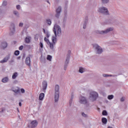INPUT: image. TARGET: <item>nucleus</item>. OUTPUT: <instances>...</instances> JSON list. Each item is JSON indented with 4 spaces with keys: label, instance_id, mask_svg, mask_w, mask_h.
<instances>
[{
    "label": "nucleus",
    "instance_id": "48",
    "mask_svg": "<svg viewBox=\"0 0 128 128\" xmlns=\"http://www.w3.org/2000/svg\"><path fill=\"white\" fill-rule=\"evenodd\" d=\"M44 40L45 42H46V41L48 40V39L46 38V37H45V38H44Z\"/></svg>",
    "mask_w": 128,
    "mask_h": 128
},
{
    "label": "nucleus",
    "instance_id": "23",
    "mask_svg": "<svg viewBox=\"0 0 128 128\" xmlns=\"http://www.w3.org/2000/svg\"><path fill=\"white\" fill-rule=\"evenodd\" d=\"M102 122L104 124H106L108 122V119L106 118H102Z\"/></svg>",
    "mask_w": 128,
    "mask_h": 128
},
{
    "label": "nucleus",
    "instance_id": "10",
    "mask_svg": "<svg viewBox=\"0 0 128 128\" xmlns=\"http://www.w3.org/2000/svg\"><path fill=\"white\" fill-rule=\"evenodd\" d=\"M79 102L81 104H88V100L86 97L82 96L79 98Z\"/></svg>",
    "mask_w": 128,
    "mask_h": 128
},
{
    "label": "nucleus",
    "instance_id": "30",
    "mask_svg": "<svg viewBox=\"0 0 128 128\" xmlns=\"http://www.w3.org/2000/svg\"><path fill=\"white\" fill-rule=\"evenodd\" d=\"M108 98L109 100H112V98H114V95H112V94L108 95Z\"/></svg>",
    "mask_w": 128,
    "mask_h": 128
},
{
    "label": "nucleus",
    "instance_id": "17",
    "mask_svg": "<svg viewBox=\"0 0 128 128\" xmlns=\"http://www.w3.org/2000/svg\"><path fill=\"white\" fill-rule=\"evenodd\" d=\"M1 48H2V50H6V48H8V42H3L2 43L0 46Z\"/></svg>",
    "mask_w": 128,
    "mask_h": 128
},
{
    "label": "nucleus",
    "instance_id": "3",
    "mask_svg": "<svg viewBox=\"0 0 128 128\" xmlns=\"http://www.w3.org/2000/svg\"><path fill=\"white\" fill-rule=\"evenodd\" d=\"M92 46L95 50L96 54H102L104 52L102 48L98 44H93Z\"/></svg>",
    "mask_w": 128,
    "mask_h": 128
},
{
    "label": "nucleus",
    "instance_id": "22",
    "mask_svg": "<svg viewBox=\"0 0 128 128\" xmlns=\"http://www.w3.org/2000/svg\"><path fill=\"white\" fill-rule=\"evenodd\" d=\"M25 42L26 44H30V37L27 36L25 38Z\"/></svg>",
    "mask_w": 128,
    "mask_h": 128
},
{
    "label": "nucleus",
    "instance_id": "8",
    "mask_svg": "<svg viewBox=\"0 0 128 128\" xmlns=\"http://www.w3.org/2000/svg\"><path fill=\"white\" fill-rule=\"evenodd\" d=\"M14 32H16V26L14 23H12L10 26V32L9 34L10 36H14Z\"/></svg>",
    "mask_w": 128,
    "mask_h": 128
},
{
    "label": "nucleus",
    "instance_id": "41",
    "mask_svg": "<svg viewBox=\"0 0 128 128\" xmlns=\"http://www.w3.org/2000/svg\"><path fill=\"white\" fill-rule=\"evenodd\" d=\"M46 42L47 44H48V46L50 45V44L52 43L50 42V40H48V39L46 41Z\"/></svg>",
    "mask_w": 128,
    "mask_h": 128
},
{
    "label": "nucleus",
    "instance_id": "47",
    "mask_svg": "<svg viewBox=\"0 0 128 128\" xmlns=\"http://www.w3.org/2000/svg\"><path fill=\"white\" fill-rule=\"evenodd\" d=\"M43 32L44 34H46V30H44V28H43Z\"/></svg>",
    "mask_w": 128,
    "mask_h": 128
},
{
    "label": "nucleus",
    "instance_id": "12",
    "mask_svg": "<svg viewBox=\"0 0 128 128\" xmlns=\"http://www.w3.org/2000/svg\"><path fill=\"white\" fill-rule=\"evenodd\" d=\"M30 58H32V55L29 54L28 56L26 57L25 60V64L28 66H30Z\"/></svg>",
    "mask_w": 128,
    "mask_h": 128
},
{
    "label": "nucleus",
    "instance_id": "26",
    "mask_svg": "<svg viewBox=\"0 0 128 128\" xmlns=\"http://www.w3.org/2000/svg\"><path fill=\"white\" fill-rule=\"evenodd\" d=\"M79 72H80V74H84V72L85 70L84 68H83L80 67L79 68V70H78Z\"/></svg>",
    "mask_w": 128,
    "mask_h": 128
},
{
    "label": "nucleus",
    "instance_id": "21",
    "mask_svg": "<svg viewBox=\"0 0 128 128\" xmlns=\"http://www.w3.org/2000/svg\"><path fill=\"white\" fill-rule=\"evenodd\" d=\"M44 98V93H40L39 95L40 100H42Z\"/></svg>",
    "mask_w": 128,
    "mask_h": 128
},
{
    "label": "nucleus",
    "instance_id": "6",
    "mask_svg": "<svg viewBox=\"0 0 128 128\" xmlns=\"http://www.w3.org/2000/svg\"><path fill=\"white\" fill-rule=\"evenodd\" d=\"M98 12L104 14V16H110V12L108 8L104 6H102L99 8L98 10Z\"/></svg>",
    "mask_w": 128,
    "mask_h": 128
},
{
    "label": "nucleus",
    "instance_id": "11",
    "mask_svg": "<svg viewBox=\"0 0 128 128\" xmlns=\"http://www.w3.org/2000/svg\"><path fill=\"white\" fill-rule=\"evenodd\" d=\"M38 121L36 120H34L30 122V125L28 126V128H36V126H38Z\"/></svg>",
    "mask_w": 128,
    "mask_h": 128
},
{
    "label": "nucleus",
    "instance_id": "4",
    "mask_svg": "<svg viewBox=\"0 0 128 128\" xmlns=\"http://www.w3.org/2000/svg\"><path fill=\"white\" fill-rule=\"evenodd\" d=\"M114 30V28L110 27L105 30H96V34H108V32H112Z\"/></svg>",
    "mask_w": 128,
    "mask_h": 128
},
{
    "label": "nucleus",
    "instance_id": "49",
    "mask_svg": "<svg viewBox=\"0 0 128 128\" xmlns=\"http://www.w3.org/2000/svg\"><path fill=\"white\" fill-rule=\"evenodd\" d=\"M19 106H22V102H19Z\"/></svg>",
    "mask_w": 128,
    "mask_h": 128
},
{
    "label": "nucleus",
    "instance_id": "18",
    "mask_svg": "<svg viewBox=\"0 0 128 128\" xmlns=\"http://www.w3.org/2000/svg\"><path fill=\"white\" fill-rule=\"evenodd\" d=\"M2 82H4V84H6V82H10V78H8V77H4L2 80Z\"/></svg>",
    "mask_w": 128,
    "mask_h": 128
},
{
    "label": "nucleus",
    "instance_id": "53",
    "mask_svg": "<svg viewBox=\"0 0 128 128\" xmlns=\"http://www.w3.org/2000/svg\"><path fill=\"white\" fill-rule=\"evenodd\" d=\"M47 2H48V4H50V2L48 1Z\"/></svg>",
    "mask_w": 128,
    "mask_h": 128
},
{
    "label": "nucleus",
    "instance_id": "7",
    "mask_svg": "<svg viewBox=\"0 0 128 128\" xmlns=\"http://www.w3.org/2000/svg\"><path fill=\"white\" fill-rule=\"evenodd\" d=\"M98 96V94L96 92H92L90 94V97L92 102H94V100H96Z\"/></svg>",
    "mask_w": 128,
    "mask_h": 128
},
{
    "label": "nucleus",
    "instance_id": "24",
    "mask_svg": "<svg viewBox=\"0 0 128 128\" xmlns=\"http://www.w3.org/2000/svg\"><path fill=\"white\" fill-rule=\"evenodd\" d=\"M14 14L16 16V18H20V13L18 12L16 10H14L13 12Z\"/></svg>",
    "mask_w": 128,
    "mask_h": 128
},
{
    "label": "nucleus",
    "instance_id": "51",
    "mask_svg": "<svg viewBox=\"0 0 128 128\" xmlns=\"http://www.w3.org/2000/svg\"><path fill=\"white\" fill-rule=\"evenodd\" d=\"M14 62V60H11V62Z\"/></svg>",
    "mask_w": 128,
    "mask_h": 128
},
{
    "label": "nucleus",
    "instance_id": "52",
    "mask_svg": "<svg viewBox=\"0 0 128 128\" xmlns=\"http://www.w3.org/2000/svg\"><path fill=\"white\" fill-rule=\"evenodd\" d=\"M17 110L18 112H20V110H18V108H17Z\"/></svg>",
    "mask_w": 128,
    "mask_h": 128
},
{
    "label": "nucleus",
    "instance_id": "34",
    "mask_svg": "<svg viewBox=\"0 0 128 128\" xmlns=\"http://www.w3.org/2000/svg\"><path fill=\"white\" fill-rule=\"evenodd\" d=\"M46 38H50V32L48 30H46Z\"/></svg>",
    "mask_w": 128,
    "mask_h": 128
},
{
    "label": "nucleus",
    "instance_id": "14",
    "mask_svg": "<svg viewBox=\"0 0 128 128\" xmlns=\"http://www.w3.org/2000/svg\"><path fill=\"white\" fill-rule=\"evenodd\" d=\"M116 22V20L112 18V19H109L105 21V24H114V22Z\"/></svg>",
    "mask_w": 128,
    "mask_h": 128
},
{
    "label": "nucleus",
    "instance_id": "31",
    "mask_svg": "<svg viewBox=\"0 0 128 128\" xmlns=\"http://www.w3.org/2000/svg\"><path fill=\"white\" fill-rule=\"evenodd\" d=\"M82 116L84 118H88V116L87 114H84V112H82Z\"/></svg>",
    "mask_w": 128,
    "mask_h": 128
},
{
    "label": "nucleus",
    "instance_id": "29",
    "mask_svg": "<svg viewBox=\"0 0 128 128\" xmlns=\"http://www.w3.org/2000/svg\"><path fill=\"white\" fill-rule=\"evenodd\" d=\"M52 57L50 55H48L47 56V60H49L50 62L52 61Z\"/></svg>",
    "mask_w": 128,
    "mask_h": 128
},
{
    "label": "nucleus",
    "instance_id": "40",
    "mask_svg": "<svg viewBox=\"0 0 128 128\" xmlns=\"http://www.w3.org/2000/svg\"><path fill=\"white\" fill-rule=\"evenodd\" d=\"M40 46L41 48H44V44H42V42H40Z\"/></svg>",
    "mask_w": 128,
    "mask_h": 128
},
{
    "label": "nucleus",
    "instance_id": "27",
    "mask_svg": "<svg viewBox=\"0 0 128 128\" xmlns=\"http://www.w3.org/2000/svg\"><path fill=\"white\" fill-rule=\"evenodd\" d=\"M74 99V94H71V98L70 100V104H72V100Z\"/></svg>",
    "mask_w": 128,
    "mask_h": 128
},
{
    "label": "nucleus",
    "instance_id": "39",
    "mask_svg": "<svg viewBox=\"0 0 128 128\" xmlns=\"http://www.w3.org/2000/svg\"><path fill=\"white\" fill-rule=\"evenodd\" d=\"M16 8H17V10H20V5L18 4L16 6Z\"/></svg>",
    "mask_w": 128,
    "mask_h": 128
},
{
    "label": "nucleus",
    "instance_id": "9",
    "mask_svg": "<svg viewBox=\"0 0 128 128\" xmlns=\"http://www.w3.org/2000/svg\"><path fill=\"white\" fill-rule=\"evenodd\" d=\"M60 12H62V6H59L56 10L55 17L57 18H60Z\"/></svg>",
    "mask_w": 128,
    "mask_h": 128
},
{
    "label": "nucleus",
    "instance_id": "16",
    "mask_svg": "<svg viewBox=\"0 0 128 128\" xmlns=\"http://www.w3.org/2000/svg\"><path fill=\"white\" fill-rule=\"evenodd\" d=\"M88 22V17H86L85 18L84 24H83V28L84 30H86V26Z\"/></svg>",
    "mask_w": 128,
    "mask_h": 128
},
{
    "label": "nucleus",
    "instance_id": "25",
    "mask_svg": "<svg viewBox=\"0 0 128 128\" xmlns=\"http://www.w3.org/2000/svg\"><path fill=\"white\" fill-rule=\"evenodd\" d=\"M18 76V72H14L12 76V80H16Z\"/></svg>",
    "mask_w": 128,
    "mask_h": 128
},
{
    "label": "nucleus",
    "instance_id": "1",
    "mask_svg": "<svg viewBox=\"0 0 128 128\" xmlns=\"http://www.w3.org/2000/svg\"><path fill=\"white\" fill-rule=\"evenodd\" d=\"M53 32L54 34V36H52V42L50 43L49 46L50 50H54V46H56V37L60 36L62 35V28L60 26L57 24H55L53 28Z\"/></svg>",
    "mask_w": 128,
    "mask_h": 128
},
{
    "label": "nucleus",
    "instance_id": "13",
    "mask_svg": "<svg viewBox=\"0 0 128 128\" xmlns=\"http://www.w3.org/2000/svg\"><path fill=\"white\" fill-rule=\"evenodd\" d=\"M46 88H48V82L44 80L42 82V90L44 92H46Z\"/></svg>",
    "mask_w": 128,
    "mask_h": 128
},
{
    "label": "nucleus",
    "instance_id": "42",
    "mask_svg": "<svg viewBox=\"0 0 128 128\" xmlns=\"http://www.w3.org/2000/svg\"><path fill=\"white\" fill-rule=\"evenodd\" d=\"M22 26H24V23H22V22L20 23L19 26L22 28Z\"/></svg>",
    "mask_w": 128,
    "mask_h": 128
},
{
    "label": "nucleus",
    "instance_id": "32",
    "mask_svg": "<svg viewBox=\"0 0 128 128\" xmlns=\"http://www.w3.org/2000/svg\"><path fill=\"white\" fill-rule=\"evenodd\" d=\"M102 116H108V112L106 110H104L102 112Z\"/></svg>",
    "mask_w": 128,
    "mask_h": 128
},
{
    "label": "nucleus",
    "instance_id": "28",
    "mask_svg": "<svg viewBox=\"0 0 128 128\" xmlns=\"http://www.w3.org/2000/svg\"><path fill=\"white\" fill-rule=\"evenodd\" d=\"M46 22L48 26H50L52 24V20H50V19H47L46 20Z\"/></svg>",
    "mask_w": 128,
    "mask_h": 128
},
{
    "label": "nucleus",
    "instance_id": "37",
    "mask_svg": "<svg viewBox=\"0 0 128 128\" xmlns=\"http://www.w3.org/2000/svg\"><path fill=\"white\" fill-rule=\"evenodd\" d=\"M2 110L0 111V113L4 112H6V108H2Z\"/></svg>",
    "mask_w": 128,
    "mask_h": 128
},
{
    "label": "nucleus",
    "instance_id": "19",
    "mask_svg": "<svg viewBox=\"0 0 128 128\" xmlns=\"http://www.w3.org/2000/svg\"><path fill=\"white\" fill-rule=\"evenodd\" d=\"M102 4H108L110 3V0H100Z\"/></svg>",
    "mask_w": 128,
    "mask_h": 128
},
{
    "label": "nucleus",
    "instance_id": "20",
    "mask_svg": "<svg viewBox=\"0 0 128 128\" xmlns=\"http://www.w3.org/2000/svg\"><path fill=\"white\" fill-rule=\"evenodd\" d=\"M12 90L14 92H15V94H20V90L18 88H13L12 89Z\"/></svg>",
    "mask_w": 128,
    "mask_h": 128
},
{
    "label": "nucleus",
    "instance_id": "54",
    "mask_svg": "<svg viewBox=\"0 0 128 128\" xmlns=\"http://www.w3.org/2000/svg\"><path fill=\"white\" fill-rule=\"evenodd\" d=\"M14 82H18V80H15Z\"/></svg>",
    "mask_w": 128,
    "mask_h": 128
},
{
    "label": "nucleus",
    "instance_id": "15",
    "mask_svg": "<svg viewBox=\"0 0 128 128\" xmlns=\"http://www.w3.org/2000/svg\"><path fill=\"white\" fill-rule=\"evenodd\" d=\"M10 58V55L6 56L2 60L0 61V64H4V62H8V61Z\"/></svg>",
    "mask_w": 128,
    "mask_h": 128
},
{
    "label": "nucleus",
    "instance_id": "2",
    "mask_svg": "<svg viewBox=\"0 0 128 128\" xmlns=\"http://www.w3.org/2000/svg\"><path fill=\"white\" fill-rule=\"evenodd\" d=\"M54 102H58L60 98V86L56 84L54 87Z\"/></svg>",
    "mask_w": 128,
    "mask_h": 128
},
{
    "label": "nucleus",
    "instance_id": "44",
    "mask_svg": "<svg viewBox=\"0 0 128 128\" xmlns=\"http://www.w3.org/2000/svg\"><path fill=\"white\" fill-rule=\"evenodd\" d=\"M120 102H124V97H122L120 98Z\"/></svg>",
    "mask_w": 128,
    "mask_h": 128
},
{
    "label": "nucleus",
    "instance_id": "36",
    "mask_svg": "<svg viewBox=\"0 0 128 128\" xmlns=\"http://www.w3.org/2000/svg\"><path fill=\"white\" fill-rule=\"evenodd\" d=\"M102 76H104V78H108L110 77V74H102Z\"/></svg>",
    "mask_w": 128,
    "mask_h": 128
},
{
    "label": "nucleus",
    "instance_id": "45",
    "mask_svg": "<svg viewBox=\"0 0 128 128\" xmlns=\"http://www.w3.org/2000/svg\"><path fill=\"white\" fill-rule=\"evenodd\" d=\"M110 76H112L113 78H114V76H118L117 75L110 74Z\"/></svg>",
    "mask_w": 128,
    "mask_h": 128
},
{
    "label": "nucleus",
    "instance_id": "33",
    "mask_svg": "<svg viewBox=\"0 0 128 128\" xmlns=\"http://www.w3.org/2000/svg\"><path fill=\"white\" fill-rule=\"evenodd\" d=\"M14 56H18L20 54V50H16L14 52Z\"/></svg>",
    "mask_w": 128,
    "mask_h": 128
},
{
    "label": "nucleus",
    "instance_id": "43",
    "mask_svg": "<svg viewBox=\"0 0 128 128\" xmlns=\"http://www.w3.org/2000/svg\"><path fill=\"white\" fill-rule=\"evenodd\" d=\"M20 90H21V92H22V94H24V92H25L24 89L21 88Z\"/></svg>",
    "mask_w": 128,
    "mask_h": 128
},
{
    "label": "nucleus",
    "instance_id": "50",
    "mask_svg": "<svg viewBox=\"0 0 128 128\" xmlns=\"http://www.w3.org/2000/svg\"><path fill=\"white\" fill-rule=\"evenodd\" d=\"M20 56H19L17 58V60H20Z\"/></svg>",
    "mask_w": 128,
    "mask_h": 128
},
{
    "label": "nucleus",
    "instance_id": "46",
    "mask_svg": "<svg viewBox=\"0 0 128 128\" xmlns=\"http://www.w3.org/2000/svg\"><path fill=\"white\" fill-rule=\"evenodd\" d=\"M25 58H26V54H24L22 58V60H24Z\"/></svg>",
    "mask_w": 128,
    "mask_h": 128
},
{
    "label": "nucleus",
    "instance_id": "38",
    "mask_svg": "<svg viewBox=\"0 0 128 128\" xmlns=\"http://www.w3.org/2000/svg\"><path fill=\"white\" fill-rule=\"evenodd\" d=\"M19 50H24V46H21L19 47Z\"/></svg>",
    "mask_w": 128,
    "mask_h": 128
},
{
    "label": "nucleus",
    "instance_id": "35",
    "mask_svg": "<svg viewBox=\"0 0 128 128\" xmlns=\"http://www.w3.org/2000/svg\"><path fill=\"white\" fill-rule=\"evenodd\" d=\"M7 4H8V2H6V1H4L2 4L3 6H6Z\"/></svg>",
    "mask_w": 128,
    "mask_h": 128
},
{
    "label": "nucleus",
    "instance_id": "5",
    "mask_svg": "<svg viewBox=\"0 0 128 128\" xmlns=\"http://www.w3.org/2000/svg\"><path fill=\"white\" fill-rule=\"evenodd\" d=\"M70 54H72V52L70 51V50H69L66 55V59L64 64V70H66V68H68V64H70Z\"/></svg>",
    "mask_w": 128,
    "mask_h": 128
}]
</instances>
